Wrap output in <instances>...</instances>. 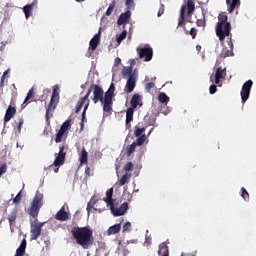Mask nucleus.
<instances>
[{
	"label": "nucleus",
	"mask_w": 256,
	"mask_h": 256,
	"mask_svg": "<svg viewBox=\"0 0 256 256\" xmlns=\"http://www.w3.org/2000/svg\"><path fill=\"white\" fill-rule=\"evenodd\" d=\"M71 130V119H67L60 127V130L57 132L55 137V143H61L66 141Z\"/></svg>",
	"instance_id": "7"
},
{
	"label": "nucleus",
	"mask_w": 256,
	"mask_h": 256,
	"mask_svg": "<svg viewBox=\"0 0 256 256\" xmlns=\"http://www.w3.org/2000/svg\"><path fill=\"white\" fill-rule=\"evenodd\" d=\"M72 236L76 243L81 245L83 249H88L93 245V230L88 227H75L71 230Z\"/></svg>",
	"instance_id": "2"
},
{
	"label": "nucleus",
	"mask_w": 256,
	"mask_h": 256,
	"mask_svg": "<svg viewBox=\"0 0 256 256\" xmlns=\"http://www.w3.org/2000/svg\"><path fill=\"white\" fill-rule=\"evenodd\" d=\"M125 5L128 11H131V9H135V0H126Z\"/></svg>",
	"instance_id": "39"
},
{
	"label": "nucleus",
	"mask_w": 256,
	"mask_h": 256,
	"mask_svg": "<svg viewBox=\"0 0 256 256\" xmlns=\"http://www.w3.org/2000/svg\"><path fill=\"white\" fill-rule=\"evenodd\" d=\"M44 225H45V222H39L38 219H35L33 221V223L31 224V229H30L31 241H37L39 239Z\"/></svg>",
	"instance_id": "8"
},
{
	"label": "nucleus",
	"mask_w": 256,
	"mask_h": 256,
	"mask_svg": "<svg viewBox=\"0 0 256 256\" xmlns=\"http://www.w3.org/2000/svg\"><path fill=\"white\" fill-rule=\"evenodd\" d=\"M225 77H227V69L218 67L215 73V85H219L221 79H225Z\"/></svg>",
	"instance_id": "19"
},
{
	"label": "nucleus",
	"mask_w": 256,
	"mask_h": 256,
	"mask_svg": "<svg viewBox=\"0 0 256 256\" xmlns=\"http://www.w3.org/2000/svg\"><path fill=\"white\" fill-rule=\"evenodd\" d=\"M127 38V30H124L121 32V34H119L116 39H117V43H121V41L125 40Z\"/></svg>",
	"instance_id": "37"
},
{
	"label": "nucleus",
	"mask_w": 256,
	"mask_h": 256,
	"mask_svg": "<svg viewBox=\"0 0 256 256\" xmlns=\"http://www.w3.org/2000/svg\"><path fill=\"white\" fill-rule=\"evenodd\" d=\"M197 27H205L207 25V22L205 20V15H203V18L196 20Z\"/></svg>",
	"instance_id": "40"
},
{
	"label": "nucleus",
	"mask_w": 256,
	"mask_h": 256,
	"mask_svg": "<svg viewBox=\"0 0 256 256\" xmlns=\"http://www.w3.org/2000/svg\"><path fill=\"white\" fill-rule=\"evenodd\" d=\"M185 11H187V17H191L193 15V11H195V1L187 0V4H183L180 8V15L178 18V27H182V29L188 34L187 27L185 26Z\"/></svg>",
	"instance_id": "4"
},
{
	"label": "nucleus",
	"mask_w": 256,
	"mask_h": 256,
	"mask_svg": "<svg viewBox=\"0 0 256 256\" xmlns=\"http://www.w3.org/2000/svg\"><path fill=\"white\" fill-rule=\"evenodd\" d=\"M135 87H137V75H131L127 79L124 91L125 93H133Z\"/></svg>",
	"instance_id": "14"
},
{
	"label": "nucleus",
	"mask_w": 256,
	"mask_h": 256,
	"mask_svg": "<svg viewBox=\"0 0 256 256\" xmlns=\"http://www.w3.org/2000/svg\"><path fill=\"white\" fill-rule=\"evenodd\" d=\"M131 75H137V71L136 70L133 71V67L130 66V67L124 68L122 70V77L124 79H127V77L129 79V77H131Z\"/></svg>",
	"instance_id": "30"
},
{
	"label": "nucleus",
	"mask_w": 256,
	"mask_h": 256,
	"mask_svg": "<svg viewBox=\"0 0 256 256\" xmlns=\"http://www.w3.org/2000/svg\"><path fill=\"white\" fill-rule=\"evenodd\" d=\"M228 45L230 49L223 48L221 51V57H223L224 59L226 57H233V41H231V38L230 41H228Z\"/></svg>",
	"instance_id": "24"
},
{
	"label": "nucleus",
	"mask_w": 256,
	"mask_h": 256,
	"mask_svg": "<svg viewBox=\"0 0 256 256\" xmlns=\"http://www.w3.org/2000/svg\"><path fill=\"white\" fill-rule=\"evenodd\" d=\"M115 93L107 90L104 94L103 111L105 113H111L113 111V95Z\"/></svg>",
	"instance_id": "10"
},
{
	"label": "nucleus",
	"mask_w": 256,
	"mask_h": 256,
	"mask_svg": "<svg viewBox=\"0 0 256 256\" xmlns=\"http://www.w3.org/2000/svg\"><path fill=\"white\" fill-rule=\"evenodd\" d=\"M17 213H19V208L15 207L14 209H12L10 211V213L8 214V221H9V225L10 227H14L15 223L17 221Z\"/></svg>",
	"instance_id": "22"
},
{
	"label": "nucleus",
	"mask_w": 256,
	"mask_h": 256,
	"mask_svg": "<svg viewBox=\"0 0 256 256\" xmlns=\"http://www.w3.org/2000/svg\"><path fill=\"white\" fill-rule=\"evenodd\" d=\"M119 63H121V58H116L115 59V64L118 65Z\"/></svg>",
	"instance_id": "57"
},
{
	"label": "nucleus",
	"mask_w": 256,
	"mask_h": 256,
	"mask_svg": "<svg viewBox=\"0 0 256 256\" xmlns=\"http://www.w3.org/2000/svg\"><path fill=\"white\" fill-rule=\"evenodd\" d=\"M65 157H67V153H65V146L62 145L59 147L58 155L53 163L54 167H57L54 169V173H59V167L65 163Z\"/></svg>",
	"instance_id": "9"
},
{
	"label": "nucleus",
	"mask_w": 256,
	"mask_h": 256,
	"mask_svg": "<svg viewBox=\"0 0 256 256\" xmlns=\"http://www.w3.org/2000/svg\"><path fill=\"white\" fill-rule=\"evenodd\" d=\"M59 85H55L53 87V91H52V96L49 102V105L46 109V121L47 123H49V119H51V117H53V112L55 111V109H57V105L59 103Z\"/></svg>",
	"instance_id": "6"
},
{
	"label": "nucleus",
	"mask_w": 256,
	"mask_h": 256,
	"mask_svg": "<svg viewBox=\"0 0 256 256\" xmlns=\"http://www.w3.org/2000/svg\"><path fill=\"white\" fill-rule=\"evenodd\" d=\"M15 113H17V109H15V107L11 105L8 106L4 116L5 123H9V121H11V119H13V117L15 116Z\"/></svg>",
	"instance_id": "23"
},
{
	"label": "nucleus",
	"mask_w": 256,
	"mask_h": 256,
	"mask_svg": "<svg viewBox=\"0 0 256 256\" xmlns=\"http://www.w3.org/2000/svg\"><path fill=\"white\" fill-rule=\"evenodd\" d=\"M145 131H147V125H144L143 122H139L136 126H134V135L138 137V139L142 135H146L143 134Z\"/></svg>",
	"instance_id": "21"
},
{
	"label": "nucleus",
	"mask_w": 256,
	"mask_h": 256,
	"mask_svg": "<svg viewBox=\"0 0 256 256\" xmlns=\"http://www.w3.org/2000/svg\"><path fill=\"white\" fill-rule=\"evenodd\" d=\"M3 173H7V164H2L0 167V177Z\"/></svg>",
	"instance_id": "49"
},
{
	"label": "nucleus",
	"mask_w": 256,
	"mask_h": 256,
	"mask_svg": "<svg viewBox=\"0 0 256 256\" xmlns=\"http://www.w3.org/2000/svg\"><path fill=\"white\" fill-rule=\"evenodd\" d=\"M163 15V10L161 11V10H159L158 11V17H161Z\"/></svg>",
	"instance_id": "58"
},
{
	"label": "nucleus",
	"mask_w": 256,
	"mask_h": 256,
	"mask_svg": "<svg viewBox=\"0 0 256 256\" xmlns=\"http://www.w3.org/2000/svg\"><path fill=\"white\" fill-rule=\"evenodd\" d=\"M121 231V224H115L107 230V235H117Z\"/></svg>",
	"instance_id": "33"
},
{
	"label": "nucleus",
	"mask_w": 256,
	"mask_h": 256,
	"mask_svg": "<svg viewBox=\"0 0 256 256\" xmlns=\"http://www.w3.org/2000/svg\"><path fill=\"white\" fill-rule=\"evenodd\" d=\"M7 75H9V69L6 70V71L3 73L2 77H1V82H0L1 87H3V83H5V77H7Z\"/></svg>",
	"instance_id": "48"
},
{
	"label": "nucleus",
	"mask_w": 256,
	"mask_h": 256,
	"mask_svg": "<svg viewBox=\"0 0 256 256\" xmlns=\"http://www.w3.org/2000/svg\"><path fill=\"white\" fill-rule=\"evenodd\" d=\"M138 54L140 59H144V61H151L153 59V48H141L140 50L138 49Z\"/></svg>",
	"instance_id": "15"
},
{
	"label": "nucleus",
	"mask_w": 256,
	"mask_h": 256,
	"mask_svg": "<svg viewBox=\"0 0 256 256\" xmlns=\"http://www.w3.org/2000/svg\"><path fill=\"white\" fill-rule=\"evenodd\" d=\"M135 113V108H128L126 111V129H131V121H133V114Z\"/></svg>",
	"instance_id": "25"
},
{
	"label": "nucleus",
	"mask_w": 256,
	"mask_h": 256,
	"mask_svg": "<svg viewBox=\"0 0 256 256\" xmlns=\"http://www.w3.org/2000/svg\"><path fill=\"white\" fill-rule=\"evenodd\" d=\"M25 249H27V240L23 239L20 246L16 250L15 256L25 255Z\"/></svg>",
	"instance_id": "29"
},
{
	"label": "nucleus",
	"mask_w": 256,
	"mask_h": 256,
	"mask_svg": "<svg viewBox=\"0 0 256 256\" xmlns=\"http://www.w3.org/2000/svg\"><path fill=\"white\" fill-rule=\"evenodd\" d=\"M131 21V10H127L126 12L120 14L117 24L118 25H127Z\"/></svg>",
	"instance_id": "20"
},
{
	"label": "nucleus",
	"mask_w": 256,
	"mask_h": 256,
	"mask_svg": "<svg viewBox=\"0 0 256 256\" xmlns=\"http://www.w3.org/2000/svg\"><path fill=\"white\" fill-rule=\"evenodd\" d=\"M130 105L132 109H137V107H143V96H141L138 93H135L132 96V99L130 101Z\"/></svg>",
	"instance_id": "18"
},
{
	"label": "nucleus",
	"mask_w": 256,
	"mask_h": 256,
	"mask_svg": "<svg viewBox=\"0 0 256 256\" xmlns=\"http://www.w3.org/2000/svg\"><path fill=\"white\" fill-rule=\"evenodd\" d=\"M33 5L34 4H27L26 6L23 7L26 19H29L31 17V13L33 12Z\"/></svg>",
	"instance_id": "34"
},
{
	"label": "nucleus",
	"mask_w": 256,
	"mask_h": 256,
	"mask_svg": "<svg viewBox=\"0 0 256 256\" xmlns=\"http://www.w3.org/2000/svg\"><path fill=\"white\" fill-rule=\"evenodd\" d=\"M23 199V196L21 195V191L16 195V197L13 199L14 205H19Z\"/></svg>",
	"instance_id": "41"
},
{
	"label": "nucleus",
	"mask_w": 256,
	"mask_h": 256,
	"mask_svg": "<svg viewBox=\"0 0 256 256\" xmlns=\"http://www.w3.org/2000/svg\"><path fill=\"white\" fill-rule=\"evenodd\" d=\"M108 91H110L111 93H115V84L114 83L110 84Z\"/></svg>",
	"instance_id": "54"
},
{
	"label": "nucleus",
	"mask_w": 256,
	"mask_h": 256,
	"mask_svg": "<svg viewBox=\"0 0 256 256\" xmlns=\"http://www.w3.org/2000/svg\"><path fill=\"white\" fill-rule=\"evenodd\" d=\"M226 5L228 7V12L233 13L235 11L236 7H239L241 5V0H226Z\"/></svg>",
	"instance_id": "26"
},
{
	"label": "nucleus",
	"mask_w": 256,
	"mask_h": 256,
	"mask_svg": "<svg viewBox=\"0 0 256 256\" xmlns=\"http://www.w3.org/2000/svg\"><path fill=\"white\" fill-rule=\"evenodd\" d=\"M131 229V222H126L123 225V233H125V231H129Z\"/></svg>",
	"instance_id": "50"
},
{
	"label": "nucleus",
	"mask_w": 256,
	"mask_h": 256,
	"mask_svg": "<svg viewBox=\"0 0 256 256\" xmlns=\"http://www.w3.org/2000/svg\"><path fill=\"white\" fill-rule=\"evenodd\" d=\"M103 201L107 203L108 207H111V205L115 203V200L113 199V188L106 191V198H104Z\"/></svg>",
	"instance_id": "27"
},
{
	"label": "nucleus",
	"mask_w": 256,
	"mask_h": 256,
	"mask_svg": "<svg viewBox=\"0 0 256 256\" xmlns=\"http://www.w3.org/2000/svg\"><path fill=\"white\" fill-rule=\"evenodd\" d=\"M128 209L129 203L127 202H124L119 208L115 207V203L110 205V210L115 217H121V215H125Z\"/></svg>",
	"instance_id": "13"
},
{
	"label": "nucleus",
	"mask_w": 256,
	"mask_h": 256,
	"mask_svg": "<svg viewBox=\"0 0 256 256\" xmlns=\"http://www.w3.org/2000/svg\"><path fill=\"white\" fill-rule=\"evenodd\" d=\"M91 91H93V103L97 105V103L100 102L104 105L105 92L103 91V88H101V86L97 84H92L88 89L86 95L78 100V103L75 108V113H79L81 109H83V105H85V103H89V95H91Z\"/></svg>",
	"instance_id": "1"
},
{
	"label": "nucleus",
	"mask_w": 256,
	"mask_h": 256,
	"mask_svg": "<svg viewBox=\"0 0 256 256\" xmlns=\"http://www.w3.org/2000/svg\"><path fill=\"white\" fill-rule=\"evenodd\" d=\"M77 3H83L85 0H75Z\"/></svg>",
	"instance_id": "59"
},
{
	"label": "nucleus",
	"mask_w": 256,
	"mask_h": 256,
	"mask_svg": "<svg viewBox=\"0 0 256 256\" xmlns=\"http://www.w3.org/2000/svg\"><path fill=\"white\" fill-rule=\"evenodd\" d=\"M89 103L90 101H88L85 106H84V110L82 112V121L80 123V127H81V131H83L84 127H85V122H87V118H86V115H87V110L89 109Z\"/></svg>",
	"instance_id": "31"
},
{
	"label": "nucleus",
	"mask_w": 256,
	"mask_h": 256,
	"mask_svg": "<svg viewBox=\"0 0 256 256\" xmlns=\"http://www.w3.org/2000/svg\"><path fill=\"white\" fill-rule=\"evenodd\" d=\"M152 131H153V128H151V130L148 132V135H151Z\"/></svg>",
	"instance_id": "60"
},
{
	"label": "nucleus",
	"mask_w": 256,
	"mask_h": 256,
	"mask_svg": "<svg viewBox=\"0 0 256 256\" xmlns=\"http://www.w3.org/2000/svg\"><path fill=\"white\" fill-rule=\"evenodd\" d=\"M209 91L210 95H215L217 93V86L215 84L210 85Z\"/></svg>",
	"instance_id": "47"
},
{
	"label": "nucleus",
	"mask_w": 256,
	"mask_h": 256,
	"mask_svg": "<svg viewBox=\"0 0 256 256\" xmlns=\"http://www.w3.org/2000/svg\"><path fill=\"white\" fill-rule=\"evenodd\" d=\"M127 181H129V174L126 173L121 177L118 183L121 187H123V185H125Z\"/></svg>",
	"instance_id": "38"
},
{
	"label": "nucleus",
	"mask_w": 256,
	"mask_h": 256,
	"mask_svg": "<svg viewBox=\"0 0 256 256\" xmlns=\"http://www.w3.org/2000/svg\"><path fill=\"white\" fill-rule=\"evenodd\" d=\"M145 141H147V135H142L139 138H137L136 141L133 142L131 145L127 146V156L131 157V155L135 153V149H137V146L141 147V145H143Z\"/></svg>",
	"instance_id": "11"
},
{
	"label": "nucleus",
	"mask_w": 256,
	"mask_h": 256,
	"mask_svg": "<svg viewBox=\"0 0 256 256\" xmlns=\"http://www.w3.org/2000/svg\"><path fill=\"white\" fill-rule=\"evenodd\" d=\"M88 157H89V153H87V150L83 148L79 158L80 165H87Z\"/></svg>",
	"instance_id": "32"
},
{
	"label": "nucleus",
	"mask_w": 256,
	"mask_h": 256,
	"mask_svg": "<svg viewBox=\"0 0 256 256\" xmlns=\"http://www.w3.org/2000/svg\"><path fill=\"white\" fill-rule=\"evenodd\" d=\"M145 243H146L147 245H151V238L146 237Z\"/></svg>",
	"instance_id": "55"
},
{
	"label": "nucleus",
	"mask_w": 256,
	"mask_h": 256,
	"mask_svg": "<svg viewBox=\"0 0 256 256\" xmlns=\"http://www.w3.org/2000/svg\"><path fill=\"white\" fill-rule=\"evenodd\" d=\"M229 17L225 12L218 15L216 24V35L219 41H225V37H231V23L228 22Z\"/></svg>",
	"instance_id": "3"
},
{
	"label": "nucleus",
	"mask_w": 256,
	"mask_h": 256,
	"mask_svg": "<svg viewBox=\"0 0 256 256\" xmlns=\"http://www.w3.org/2000/svg\"><path fill=\"white\" fill-rule=\"evenodd\" d=\"M101 42V28L99 29L98 33L94 35V37L89 42V50L95 51L97 47H99V43Z\"/></svg>",
	"instance_id": "16"
},
{
	"label": "nucleus",
	"mask_w": 256,
	"mask_h": 256,
	"mask_svg": "<svg viewBox=\"0 0 256 256\" xmlns=\"http://www.w3.org/2000/svg\"><path fill=\"white\" fill-rule=\"evenodd\" d=\"M114 9H115V3L110 4L106 10V16L109 17V15L113 13Z\"/></svg>",
	"instance_id": "43"
},
{
	"label": "nucleus",
	"mask_w": 256,
	"mask_h": 256,
	"mask_svg": "<svg viewBox=\"0 0 256 256\" xmlns=\"http://www.w3.org/2000/svg\"><path fill=\"white\" fill-rule=\"evenodd\" d=\"M133 169H134L133 162H127L124 166L125 171H133Z\"/></svg>",
	"instance_id": "45"
},
{
	"label": "nucleus",
	"mask_w": 256,
	"mask_h": 256,
	"mask_svg": "<svg viewBox=\"0 0 256 256\" xmlns=\"http://www.w3.org/2000/svg\"><path fill=\"white\" fill-rule=\"evenodd\" d=\"M251 87H253V80L246 81L242 86L240 95L243 104H245L247 99H249V95H251Z\"/></svg>",
	"instance_id": "12"
},
{
	"label": "nucleus",
	"mask_w": 256,
	"mask_h": 256,
	"mask_svg": "<svg viewBox=\"0 0 256 256\" xmlns=\"http://www.w3.org/2000/svg\"><path fill=\"white\" fill-rule=\"evenodd\" d=\"M93 207H95V203L90 201L87 204V211H91V209H93Z\"/></svg>",
	"instance_id": "53"
},
{
	"label": "nucleus",
	"mask_w": 256,
	"mask_h": 256,
	"mask_svg": "<svg viewBox=\"0 0 256 256\" xmlns=\"http://www.w3.org/2000/svg\"><path fill=\"white\" fill-rule=\"evenodd\" d=\"M41 207H43V194L37 191L30 204V207L27 210L28 215H30V217L33 219H37V217H39Z\"/></svg>",
	"instance_id": "5"
},
{
	"label": "nucleus",
	"mask_w": 256,
	"mask_h": 256,
	"mask_svg": "<svg viewBox=\"0 0 256 256\" xmlns=\"http://www.w3.org/2000/svg\"><path fill=\"white\" fill-rule=\"evenodd\" d=\"M25 123V120L23 118L19 119L18 125H17V129L18 132L21 133V129H23V124Z\"/></svg>",
	"instance_id": "46"
},
{
	"label": "nucleus",
	"mask_w": 256,
	"mask_h": 256,
	"mask_svg": "<svg viewBox=\"0 0 256 256\" xmlns=\"http://www.w3.org/2000/svg\"><path fill=\"white\" fill-rule=\"evenodd\" d=\"M55 219L57 221H69L71 219V213L65 211V205L56 213Z\"/></svg>",
	"instance_id": "17"
},
{
	"label": "nucleus",
	"mask_w": 256,
	"mask_h": 256,
	"mask_svg": "<svg viewBox=\"0 0 256 256\" xmlns=\"http://www.w3.org/2000/svg\"><path fill=\"white\" fill-rule=\"evenodd\" d=\"M158 101L160 103H163L164 105H167L169 103V96H167V94L165 92H161L158 95Z\"/></svg>",
	"instance_id": "35"
},
{
	"label": "nucleus",
	"mask_w": 256,
	"mask_h": 256,
	"mask_svg": "<svg viewBox=\"0 0 256 256\" xmlns=\"http://www.w3.org/2000/svg\"><path fill=\"white\" fill-rule=\"evenodd\" d=\"M189 34L191 35L192 39H195L197 37V29L191 28Z\"/></svg>",
	"instance_id": "51"
},
{
	"label": "nucleus",
	"mask_w": 256,
	"mask_h": 256,
	"mask_svg": "<svg viewBox=\"0 0 256 256\" xmlns=\"http://www.w3.org/2000/svg\"><path fill=\"white\" fill-rule=\"evenodd\" d=\"M196 51H198V53H201V45H196Z\"/></svg>",
	"instance_id": "56"
},
{
	"label": "nucleus",
	"mask_w": 256,
	"mask_h": 256,
	"mask_svg": "<svg viewBox=\"0 0 256 256\" xmlns=\"http://www.w3.org/2000/svg\"><path fill=\"white\" fill-rule=\"evenodd\" d=\"M158 255L159 256H169V246L167 243H161L158 247Z\"/></svg>",
	"instance_id": "28"
},
{
	"label": "nucleus",
	"mask_w": 256,
	"mask_h": 256,
	"mask_svg": "<svg viewBox=\"0 0 256 256\" xmlns=\"http://www.w3.org/2000/svg\"><path fill=\"white\" fill-rule=\"evenodd\" d=\"M85 175H86V178L91 177V168L89 166L85 168Z\"/></svg>",
	"instance_id": "52"
},
{
	"label": "nucleus",
	"mask_w": 256,
	"mask_h": 256,
	"mask_svg": "<svg viewBox=\"0 0 256 256\" xmlns=\"http://www.w3.org/2000/svg\"><path fill=\"white\" fill-rule=\"evenodd\" d=\"M34 95H35V90L31 88L27 93V96L23 102V105H26L30 99H33Z\"/></svg>",
	"instance_id": "36"
},
{
	"label": "nucleus",
	"mask_w": 256,
	"mask_h": 256,
	"mask_svg": "<svg viewBox=\"0 0 256 256\" xmlns=\"http://www.w3.org/2000/svg\"><path fill=\"white\" fill-rule=\"evenodd\" d=\"M155 87V83L150 82V83H146L145 85V91H147V93H150L151 90Z\"/></svg>",
	"instance_id": "44"
},
{
	"label": "nucleus",
	"mask_w": 256,
	"mask_h": 256,
	"mask_svg": "<svg viewBox=\"0 0 256 256\" xmlns=\"http://www.w3.org/2000/svg\"><path fill=\"white\" fill-rule=\"evenodd\" d=\"M241 197L244 199V201H249V192L245 188H241Z\"/></svg>",
	"instance_id": "42"
}]
</instances>
